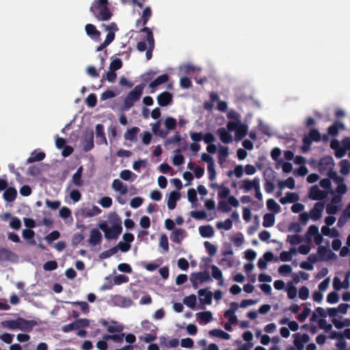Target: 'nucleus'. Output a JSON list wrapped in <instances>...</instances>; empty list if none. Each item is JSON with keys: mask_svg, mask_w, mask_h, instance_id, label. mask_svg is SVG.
Instances as JSON below:
<instances>
[{"mask_svg": "<svg viewBox=\"0 0 350 350\" xmlns=\"http://www.w3.org/2000/svg\"><path fill=\"white\" fill-rule=\"evenodd\" d=\"M90 10L98 21H109L113 15L109 8L108 0H94Z\"/></svg>", "mask_w": 350, "mask_h": 350, "instance_id": "1", "label": "nucleus"}, {"mask_svg": "<svg viewBox=\"0 0 350 350\" xmlns=\"http://www.w3.org/2000/svg\"><path fill=\"white\" fill-rule=\"evenodd\" d=\"M143 90L144 86L142 85H137L127 94L124 100L123 111H128L133 106L135 102L139 100L143 93Z\"/></svg>", "mask_w": 350, "mask_h": 350, "instance_id": "2", "label": "nucleus"}, {"mask_svg": "<svg viewBox=\"0 0 350 350\" xmlns=\"http://www.w3.org/2000/svg\"><path fill=\"white\" fill-rule=\"evenodd\" d=\"M99 228L104 232L105 237L108 240H116L122 232V225H112L109 227L106 221H103L98 224Z\"/></svg>", "mask_w": 350, "mask_h": 350, "instance_id": "3", "label": "nucleus"}, {"mask_svg": "<svg viewBox=\"0 0 350 350\" xmlns=\"http://www.w3.org/2000/svg\"><path fill=\"white\" fill-rule=\"evenodd\" d=\"M190 281L193 288L196 289L198 288L199 284L212 281V279L207 271H199L191 274Z\"/></svg>", "mask_w": 350, "mask_h": 350, "instance_id": "4", "label": "nucleus"}, {"mask_svg": "<svg viewBox=\"0 0 350 350\" xmlns=\"http://www.w3.org/2000/svg\"><path fill=\"white\" fill-rule=\"evenodd\" d=\"M140 32L146 33V42H148V49L146 50V57L147 60H150L152 57V51L154 48V39L152 31L149 27H144L140 29Z\"/></svg>", "mask_w": 350, "mask_h": 350, "instance_id": "5", "label": "nucleus"}, {"mask_svg": "<svg viewBox=\"0 0 350 350\" xmlns=\"http://www.w3.org/2000/svg\"><path fill=\"white\" fill-rule=\"evenodd\" d=\"M230 206L238 207L239 206V200L233 196L228 198V202L219 200L218 202V209L223 213H228L231 211Z\"/></svg>", "mask_w": 350, "mask_h": 350, "instance_id": "6", "label": "nucleus"}, {"mask_svg": "<svg viewBox=\"0 0 350 350\" xmlns=\"http://www.w3.org/2000/svg\"><path fill=\"white\" fill-rule=\"evenodd\" d=\"M334 163L331 156L322 157L318 163V171L321 175H325L327 172L334 168Z\"/></svg>", "mask_w": 350, "mask_h": 350, "instance_id": "7", "label": "nucleus"}, {"mask_svg": "<svg viewBox=\"0 0 350 350\" xmlns=\"http://www.w3.org/2000/svg\"><path fill=\"white\" fill-rule=\"evenodd\" d=\"M317 254L319 257V261H327L336 258V255L329 247L325 246H319Z\"/></svg>", "mask_w": 350, "mask_h": 350, "instance_id": "8", "label": "nucleus"}, {"mask_svg": "<svg viewBox=\"0 0 350 350\" xmlns=\"http://www.w3.org/2000/svg\"><path fill=\"white\" fill-rule=\"evenodd\" d=\"M198 295L201 304L211 305L212 304L213 293L211 291H208V288L198 290Z\"/></svg>", "mask_w": 350, "mask_h": 350, "instance_id": "9", "label": "nucleus"}, {"mask_svg": "<svg viewBox=\"0 0 350 350\" xmlns=\"http://www.w3.org/2000/svg\"><path fill=\"white\" fill-rule=\"evenodd\" d=\"M293 343L297 350H303L304 347V344L310 340V336L307 334L301 335L299 333H296L293 334Z\"/></svg>", "mask_w": 350, "mask_h": 350, "instance_id": "10", "label": "nucleus"}, {"mask_svg": "<svg viewBox=\"0 0 350 350\" xmlns=\"http://www.w3.org/2000/svg\"><path fill=\"white\" fill-rule=\"evenodd\" d=\"M37 325V322L34 320H27L22 317H18V329L29 332H31L33 327Z\"/></svg>", "mask_w": 350, "mask_h": 350, "instance_id": "11", "label": "nucleus"}, {"mask_svg": "<svg viewBox=\"0 0 350 350\" xmlns=\"http://www.w3.org/2000/svg\"><path fill=\"white\" fill-rule=\"evenodd\" d=\"M173 96L169 92H163L157 96L158 104L161 107H165L172 103Z\"/></svg>", "mask_w": 350, "mask_h": 350, "instance_id": "12", "label": "nucleus"}, {"mask_svg": "<svg viewBox=\"0 0 350 350\" xmlns=\"http://www.w3.org/2000/svg\"><path fill=\"white\" fill-rule=\"evenodd\" d=\"M325 196V191L321 190L317 185H314L310 189L308 196L311 200H323Z\"/></svg>", "mask_w": 350, "mask_h": 350, "instance_id": "13", "label": "nucleus"}, {"mask_svg": "<svg viewBox=\"0 0 350 350\" xmlns=\"http://www.w3.org/2000/svg\"><path fill=\"white\" fill-rule=\"evenodd\" d=\"M324 208V204L322 202H317L314 207L310 211V217L314 220L317 221L321 217L322 211Z\"/></svg>", "mask_w": 350, "mask_h": 350, "instance_id": "14", "label": "nucleus"}, {"mask_svg": "<svg viewBox=\"0 0 350 350\" xmlns=\"http://www.w3.org/2000/svg\"><path fill=\"white\" fill-rule=\"evenodd\" d=\"M259 185L260 179L258 177H256L252 180L248 179L243 180L240 188L244 189L245 191H250L253 189H255V188Z\"/></svg>", "mask_w": 350, "mask_h": 350, "instance_id": "15", "label": "nucleus"}, {"mask_svg": "<svg viewBox=\"0 0 350 350\" xmlns=\"http://www.w3.org/2000/svg\"><path fill=\"white\" fill-rule=\"evenodd\" d=\"M180 194L178 191H172L170 193L167 199V207L170 210H173L176 206L177 201L180 199Z\"/></svg>", "mask_w": 350, "mask_h": 350, "instance_id": "16", "label": "nucleus"}, {"mask_svg": "<svg viewBox=\"0 0 350 350\" xmlns=\"http://www.w3.org/2000/svg\"><path fill=\"white\" fill-rule=\"evenodd\" d=\"M273 259V254L271 252H267L264 254L263 258L258 259L257 265L258 267L261 269H265L267 268V262H270Z\"/></svg>", "mask_w": 350, "mask_h": 350, "instance_id": "17", "label": "nucleus"}, {"mask_svg": "<svg viewBox=\"0 0 350 350\" xmlns=\"http://www.w3.org/2000/svg\"><path fill=\"white\" fill-rule=\"evenodd\" d=\"M102 240V234L100 232L94 228L90 231V235L89 239V243L92 245H96L100 243Z\"/></svg>", "mask_w": 350, "mask_h": 350, "instance_id": "18", "label": "nucleus"}, {"mask_svg": "<svg viewBox=\"0 0 350 350\" xmlns=\"http://www.w3.org/2000/svg\"><path fill=\"white\" fill-rule=\"evenodd\" d=\"M221 141L224 144H230L232 142V137L225 128H220L217 131Z\"/></svg>", "mask_w": 350, "mask_h": 350, "instance_id": "19", "label": "nucleus"}, {"mask_svg": "<svg viewBox=\"0 0 350 350\" xmlns=\"http://www.w3.org/2000/svg\"><path fill=\"white\" fill-rule=\"evenodd\" d=\"M340 129H345L344 124L339 121H335L333 124L328 127L327 132L329 135L336 137L338 135Z\"/></svg>", "mask_w": 350, "mask_h": 350, "instance_id": "20", "label": "nucleus"}, {"mask_svg": "<svg viewBox=\"0 0 350 350\" xmlns=\"http://www.w3.org/2000/svg\"><path fill=\"white\" fill-rule=\"evenodd\" d=\"M3 199L8 202H14L17 196V191L14 187L7 188L3 193Z\"/></svg>", "mask_w": 350, "mask_h": 350, "instance_id": "21", "label": "nucleus"}, {"mask_svg": "<svg viewBox=\"0 0 350 350\" xmlns=\"http://www.w3.org/2000/svg\"><path fill=\"white\" fill-rule=\"evenodd\" d=\"M299 199V196L297 193L287 192L286 196L280 198V202L282 204L286 203H295Z\"/></svg>", "mask_w": 350, "mask_h": 350, "instance_id": "22", "label": "nucleus"}, {"mask_svg": "<svg viewBox=\"0 0 350 350\" xmlns=\"http://www.w3.org/2000/svg\"><path fill=\"white\" fill-rule=\"evenodd\" d=\"M112 188L114 190L119 191L121 195H125L128 192L127 186L119 179L113 180L112 183Z\"/></svg>", "mask_w": 350, "mask_h": 350, "instance_id": "23", "label": "nucleus"}, {"mask_svg": "<svg viewBox=\"0 0 350 350\" xmlns=\"http://www.w3.org/2000/svg\"><path fill=\"white\" fill-rule=\"evenodd\" d=\"M16 255L11 250L2 247L0 248V261L12 260L13 258H16Z\"/></svg>", "mask_w": 350, "mask_h": 350, "instance_id": "24", "label": "nucleus"}, {"mask_svg": "<svg viewBox=\"0 0 350 350\" xmlns=\"http://www.w3.org/2000/svg\"><path fill=\"white\" fill-rule=\"evenodd\" d=\"M139 129L137 126L129 129L124 133V139L131 142H135L137 139V135L139 132Z\"/></svg>", "mask_w": 350, "mask_h": 350, "instance_id": "25", "label": "nucleus"}, {"mask_svg": "<svg viewBox=\"0 0 350 350\" xmlns=\"http://www.w3.org/2000/svg\"><path fill=\"white\" fill-rule=\"evenodd\" d=\"M86 33L91 37L92 39H98L100 36V33L96 29V27L92 24H87L85 27Z\"/></svg>", "mask_w": 350, "mask_h": 350, "instance_id": "26", "label": "nucleus"}, {"mask_svg": "<svg viewBox=\"0 0 350 350\" xmlns=\"http://www.w3.org/2000/svg\"><path fill=\"white\" fill-rule=\"evenodd\" d=\"M248 132V126L245 124H240L235 131V140H241Z\"/></svg>", "mask_w": 350, "mask_h": 350, "instance_id": "27", "label": "nucleus"}, {"mask_svg": "<svg viewBox=\"0 0 350 350\" xmlns=\"http://www.w3.org/2000/svg\"><path fill=\"white\" fill-rule=\"evenodd\" d=\"M199 232L200 234L204 238H211L214 235V230L211 225L200 226Z\"/></svg>", "mask_w": 350, "mask_h": 350, "instance_id": "28", "label": "nucleus"}, {"mask_svg": "<svg viewBox=\"0 0 350 350\" xmlns=\"http://www.w3.org/2000/svg\"><path fill=\"white\" fill-rule=\"evenodd\" d=\"M94 133L92 131L88 135L85 137L83 140V150L85 152L91 150L94 148Z\"/></svg>", "mask_w": 350, "mask_h": 350, "instance_id": "29", "label": "nucleus"}, {"mask_svg": "<svg viewBox=\"0 0 350 350\" xmlns=\"http://www.w3.org/2000/svg\"><path fill=\"white\" fill-rule=\"evenodd\" d=\"M46 157L44 152H36V150L33 151L30 157L27 159L26 163H31L33 162L42 161Z\"/></svg>", "mask_w": 350, "mask_h": 350, "instance_id": "30", "label": "nucleus"}, {"mask_svg": "<svg viewBox=\"0 0 350 350\" xmlns=\"http://www.w3.org/2000/svg\"><path fill=\"white\" fill-rule=\"evenodd\" d=\"M185 233V231L180 228H176L174 229V231L172 232L170 239L171 240L176 243H180L181 242V240L183 238V234Z\"/></svg>", "mask_w": 350, "mask_h": 350, "instance_id": "31", "label": "nucleus"}, {"mask_svg": "<svg viewBox=\"0 0 350 350\" xmlns=\"http://www.w3.org/2000/svg\"><path fill=\"white\" fill-rule=\"evenodd\" d=\"M209 335L213 337H217L224 340H228L230 338V335L227 332L220 329H213L209 331Z\"/></svg>", "mask_w": 350, "mask_h": 350, "instance_id": "32", "label": "nucleus"}, {"mask_svg": "<svg viewBox=\"0 0 350 350\" xmlns=\"http://www.w3.org/2000/svg\"><path fill=\"white\" fill-rule=\"evenodd\" d=\"M1 326L5 328H8L10 330H18V317L14 320H6L3 321Z\"/></svg>", "mask_w": 350, "mask_h": 350, "instance_id": "33", "label": "nucleus"}, {"mask_svg": "<svg viewBox=\"0 0 350 350\" xmlns=\"http://www.w3.org/2000/svg\"><path fill=\"white\" fill-rule=\"evenodd\" d=\"M152 16V11L150 7H146L142 12V18L137 20V25L138 23H142V25L144 26L148 23V20Z\"/></svg>", "mask_w": 350, "mask_h": 350, "instance_id": "34", "label": "nucleus"}, {"mask_svg": "<svg viewBox=\"0 0 350 350\" xmlns=\"http://www.w3.org/2000/svg\"><path fill=\"white\" fill-rule=\"evenodd\" d=\"M169 79V76L167 74H163L159 76L150 83V88H154L158 85L166 83Z\"/></svg>", "mask_w": 350, "mask_h": 350, "instance_id": "35", "label": "nucleus"}, {"mask_svg": "<svg viewBox=\"0 0 350 350\" xmlns=\"http://www.w3.org/2000/svg\"><path fill=\"white\" fill-rule=\"evenodd\" d=\"M161 120H158L152 125V130L154 134L158 135L161 138H165L168 134L167 131L160 129Z\"/></svg>", "mask_w": 350, "mask_h": 350, "instance_id": "36", "label": "nucleus"}, {"mask_svg": "<svg viewBox=\"0 0 350 350\" xmlns=\"http://www.w3.org/2000/svg\"><path fill=\"white\" fill-rule=\"evenodd\" d=\"M275 224V215L273 213H266L263 216L262 226L265 228L272 227Z\"/></svg>", "mask_w": 350, "mask_h": 350, "instance_id": "37", "label": "nucleus"}, {"mask_svg": "<svg viewBox=\"0 0 350 350\" xmlns=\"http://www.w3.org/2000/svg\"><path fill=\"white\" fill-rule=\"evenodd\" d=\"M297 250L295 247L291 248L289 251H283L280 253V258L283 262H289L292 260V254H295Z\"/></svg>", "mask_w": 350, "mask_h": 350, "instance_id": "38", "label": "nucleus"}, {"mask_svg": "<svg viewBox=\"0 0 350 350\" xmlns=\"http://www.w3.org/2000/svg\"><path fill=\"white\" fill-rule=\"evenodd\" d=\"M325 175H327L328 178H329V180L332 179L335 183L344 182V178L338 176L337 172L334 170V168H332L330 170L327 172Z\"/></svg>", "mask_w": 350, "mask_h": 350, "instance_id": "39", "label": "nucleus"}, {"mask_svg": "<svg viewBox=\"0 0 350 350\" xmlns=\"http://www.w3.org/2000/svg\"><path fill=\"white\" fill-rule=\"evenodd\" d=\"M96 137L100 138L102 143L107 144V139L104 132V126L101 124H98L96 126Z\"/></svg>", "mask_w": 350, "mask_h": 350, "instance_id": "40", "label": "nucleus"}, {"mask_svg": "<svg viewBox=\"0 0 350 350\" xmlns=\"http://www.w3.org/2000/svg\"><path fill=\"white\" fill-rule=\"evenodd\" d=\"M212 269V277L219 281V284L222 285L223 284V279H222V273L221 270L216 266V265H212L211 266Z\"/></svg>", "mask_w": 350, "mask_h": 350, "instance_id": "41", "label": "nucleus"}, {"mask_svg": "<svg viewBox=\"0 0 350 350\" xmlns=\"http://www.w3.org/2000/svg\"><path fill=\"white\" fill-rule=\"evenodd\" d=\"M183 303L189 308L194 309L196 305V296L191 294L183 299Z\"/></svg>", "mask_w": 350, "mask_h": 350, "instance_id": "42", "label": "nucleus"}, {"mask_svg": "<svg viewBox=\"0 0 350 350\" xmlns=\"http://www.w3.org/2000/svg\"><path fill=\"white\" fill-rule=\"evenodd\" d=\"M216 226L218 229H224L225 230H229L232 227V219L230 218H228L224 221H218L216 224Z\"/></svg>", "mask_w": 350, "mask_h": 350, "instance_id": "43", "label": "nucleus"}, {"mask_svg": "<svg viewBox=\"0 0 350 350\" xmlns=\"http://www.w3.org/2000/svg\"><path fill=\"white\" fill-rule=\"evenodd\" d=\"M199 319L204 323H209L213 319V315L211 311H204L197 314Z\"/></svg>", "mask_w": 350, "mask_h": 350, "instance_id": "44", "label": "nucleus"}, {"mask_svg": "<svg viewBox=\"0 0 350 350\" xmlns=\"http://www.w3.org/2000/svg\"><path fill=\"white\" fill-rule=\"evenodd\" d=\"M267 207L274 213H278L280 211V205L272 198L267 200Z\"/></svg>", "mask_w": 350, "mask_h": 350, "instance_id": "45", "label": "nucleus"}, {"mask_svg": "<svg viewBox=\"0 0 350 350\" xmlns=\"http://www.w3.org/2000/svg\"><path fill=\"white\" fill-rule=\"evenodd\" d=\"M142 328L146 331H150V332L157 333L158 329L157 327L152 323L148 320H144L142 322Z\"/></svg>", "mask_w": 350, "mask_h": 350, "instance_id": "46", "label": "nucleus"}, {"mask_svg": "<svg viewBox=\"0 0 350 350\" xmlns=\"http://www.w3.org/2000/svg\"><path fill=\"white\" fill-rule=\"evenodd\" d=\"M302 241V237L298 234H288L286 238V242L289 243L291 245H293L299 244Z\"/></svg>", "mask_w": 350, "mask_h": 350, "instance_id": "47", "label": "nucleus"}, {"mask_svg": "<svg viewBox=\"0 0 350 350\" xmlns=\"http://www.w3.org/2000/svg\"><path fill=\"white\" fill-rule=\"evenodd\" d=\"M278 185L280 188H283L284 186H286L288 189H293L295 188V182L293 177H288L284 182L280 181Z\"/></svg>", "mask_w": 350, "mask_h": 350, "instance_id": "48", "label": "nucleus"}, {"mask_svg": "<svg viewBox=\"0 0 350 350\" xmlns=\"http://www.w3.org/2000/svg\"><path fill=\"white\" fill-rule=\"evenodd\" d=\"M164 124L167 130H174L177 124L176 120L173 117H167L165 120Z\"/></svg>", "mask_w": 350, "mask_h": 350, "instance_id": "49", "label": "nucleus"}, {"mask_svg": "<svg viewBox=\"0 0 350 350\" xmlns=\"http://www.w3.org/2000/svg\"><path fill=\"white\" fill-rule=\"evenodd\" d=\"M308 137L309 139H311L312 142H319L321 139V133L316 129H311Z\"/></svg>", "mask_w": 350, "mask_h": 350, "instance_id": "50", "label": "nucleus"}, {"mask_svg": "<svg viewBox=\"0 0 350 350\" xmlns=\"http://www.w3.org/2000/svg\"><path fill=\"white\" fill-rule=\"evenodd\" d=\"M159 246L163 248L165 253L169 251L168 239L166 234H162L159 239Z\"/></svg>", "mask_w": 350, "mask_h": 350, "instance_id": "51", "label": "nucleus"}, {"mask_svg": "<svg viewBox=\"0 0 350 350\" xmlns=\"http://www.w3.org/2000/svg\"><path fill=\"white\" fill-rule=\"evenodd\" d=\"M112 323L114 324V325H109L107 328V331L109 333H116V332H122L123 330V326L122 325H118L116 321H112Z\"/></svg>", "mask_w": 350, "mask_h": 350, "instance_id": "52", "label": "nucleus"}, {"mask_svg": "<svg viewBox=\"0 0 350 350\" xmlns=\"http://www.w3.org/2000/svg\"><path fill=\"white\" fill-rule=\"evenodd\" d=\"M139 340L146 343L152 342L157 339V333L150 332L139 337Z\"/></svg>", "mask_w": 350, "mask_h": 350, "instance_id": "53", "label": "nucleus"}, {"mask_svg": "<svg viewBox=\"0 0 350 350\" xmlns=\"http://www.w3.org/2000/svg\"><path fill=\"white\" fill-rule=\"evenodd\" d=\"M176 152H177V154H176L173 157L172 162L174 165L178 166L182 165L184 163L185 159L184 157L181 154H180V149H177Z\"/></svg>", "mask_w": 350, "mask_h": 350, "instance_id": "54", "label": "nucleus"}, {"mask_svg": "<svg viewBox=\"0 0 350 350\" xmlns=\"http://www.w3.org/2000/svg\"><path fill=\"white\" fill-rule=\"evenodd\" d=\"M85 103L90 107H94L97 103V97L96 94L92 93L90 94L85 99Z\"/></svg>", "mask_w": 350, "mask_h": 350, "instance_id": "55", "label": "nucleus"}, {"mask_svg": "<svg viewBox=\"0 0 350 350\" xmlns=\"http://www.w3.org/2000/svg\"><path fill=\"white\" fill-rule=\"evenodd\" d=\"M109 220L112 225H122V221L120 216L115 212L109 215Z\"/></svg>", "mask_w": 350, "mask_h": 350, "instance_id": "56", "label": "nucleus"}, {"mask_svg": "<svg viewBox=\"0 0 350 350\" xmlns=\"http://www.w3.org/2000/svg\"><path fill=\"white\" fill-rule=\"evenodd\" d=\"M230 193V189L224 185L219 186V191H218V198L220 199L226 198Z\"/></svg>", "mask_w": 350, "mask_h": 350, "instance_id": "57", "label": "nucleus"}, {"mask_svg": "<svg viewBox=\"0 0 350 350\" xmlns=\"http://www.w3.org/2000/svg\"><path fill=\"white\" fill-rule=\"evenodd\" d=\"M122 67V62L120 59L116 58L113 59L109 65V69L113 71H116Z\"/></svg>", "mask_w": 350, "mask_h": 350, "instance_id": "58", "label": "nucleus"}, {"mask_svg": "<svg viewBox=\"0 0 350 350\" xmlns=\"http://www.w3.org/2000/svg\"><path fill=\"white\" fill-rule=\"evenodd\" d=\"M303 146H301V151L303 152H307L310 150V146H311V144H312V140L311 139H309L308 136H304L303 137Z\"/></svg>", "mask_w": 350, "mask_h": 350, "instance_id": "59", "label": "nucleus"}, {"mask_svg": "<svg viewBox=\"0 0 350 350\" xmlns=\"http://www.w3.org/2000/svg\"><path fill=\"white\" fill-rule=\"evenodd\" d=\"M288 231L299 233L302 231V228L298 222L293 221L288 225Z\"/></svg>", "mask_w": 350, "mask_h": 350, "instance_id": "60", "label": "nucleus"}, {"mask_svg": "<svg viewBox=\"0 0 350 350\" xmlns=\"http://www.w3.org/2000/svg\"><path fill=\"white\" fill-rule=\"evenodd\" d=\"M14 337V334L8 332H5L3 333L2 334H0V340H1L6 344H11L13 341Z\"/></svg>", "mask_w": 350, "mask_h": 350, "instance_id": "61", "label": "nucleus"}, {"mask_svg": "<svg viewBox=\"0 0 350 350\" xmlns=\"http://www.w3.org/2000/svg\"><path fill=\"white\" fill-rule=\"evenodd\" d=\"M60 236V233L57 230H54L49 233L46 237L45 239L48 243H52L53 241H55L59 239Z\"/></svg>", "mask_w": 350, "mask_h": 350, "instance_id": "62", "label": "nucleus"}, {"mask_svg": "<svg viewBox=\"0 0 350 350\" xmlns=\"http://www.w3.org/2000/svg\"><path fill=\"white\" fill-rule=\"evenodd\" d=\"M318 324L319 327L321 329H324L326 332H330L332 329V325L329 323H327V321L324 319H320L318 322Z\"/></svg>", "mask_w": 350, "mask_h": 350, "instance_id": "63", "label": "nucleus"}, {"mask_svg": "<svg viewBox=\"0 0 350 350\" xmlns=\"http://www.w3.org/2000/svg\"><path fill=\"white\" fill-rule=\"evenodd\" d=\"M204 247L210 256H214L217 252V247L208 241L204 242Z\"/></svg>", "mask_w": 350, "mask_h": 350, "instance_id": "64", "label": "nucleus"}]
</instances>
